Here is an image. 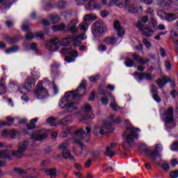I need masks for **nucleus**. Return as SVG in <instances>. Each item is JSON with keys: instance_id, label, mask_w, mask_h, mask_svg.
<instances>
[{"instance_id": "nucleus-40", "label": "nucleus", "mask_w": 178, "mask_h": 178, "mask_svg": "<svg viewBox=\"0 0 178 178\" xmlns=\"http://www.w3.org/2000/svg\"><path fill=\"white\" fill-rule=\"evenodd\" d=\"M14 172H15V173H17V175H26V174H27V170H22V169L17 168H14Z\"/></svg>"}, {"instance_id": "nucleus-22", "label": "nucleus", "mask_w": 178, "mask_h": 178, "mask_svg": "<svg viewBox=\"0 0 178 178\" xmlns=\"http://www.w3.org/2000/svg\"><path fill=\"white\" fill-rule=\"evenodd\" d=\"M168 83H169V79H168V76H164L161 79H158L156 81V83L159 88H163V87H165V84H168Z\"/></svg>"}, {"instance_id": "nucleus-32", "label": "nucleus", "mask_w": 178, "mask_h": 178, "mask_svg": "<svg viewBox=\"0 0 178 178\" xmlns=\"http://www.w3.org/2000/svg\"><path fill=\"white\" fill-rule=\"evenodd\" d=\"M154 34V31L151 28H147L146 30L143 31L142 35L145 37H152Z\"/></svg>"}, {"instance_id": "nucleus-27", "label": "nucleus", "mask_w": 178, "mask_h": 178, "mask_svg": "<svg viewBox=\"0 0 178 178\" xmlns=\"http://www.w3.org/2000/svg\"><path fill=\"white\" fill-rule=\"evenodd\" d=\"M97 91L100 95H112L111 92L104 90V85H99Z\"/></svg>"}, {"instance_id": "nucleus-41", "label": "nucleus", "mask_w": 178, "mask_h": 178, "mask_svg": "<svg viewBox=\"0 0 178 178\" xmlns=\"http://www.w3.org/2000/svg\"><path fill=\"white\" fill-rule=\"evenodd\" d=\"M100 77L99 74L93 75L89 78V80L91 83H97V81L99 80Z\"/></svg>"}, {"instance_id": "nucleus-45", "label": "nucleus", "mask_w": 178, "mask_h": 178, "mask_svg": "<svg viewBox=\"0 0 178 178\" xmlns=\"http://www.w3.org/2000/svg\"><path fill=\"white\" fill-rule=\"evenodd\" d=\"M5 40H6L9 44H15L17 42V39H16V38H10L9 36L6 37Z\"/></svg>"}, {"instance_id": "nucleus-29", "label": "nucleus", "mask_w": 178, "mask_h": 178, "mask_svg": "<svg viewBox=\"0 0 178 178\" xmlns=\"http://www.w3.org/2000/svg\"><path fill=\"white\" fill-rule=\"evenodd\" d=\"M77 110V104L72 102L67 106V112L72 113L73 111Z\"/></svg>"}, {"instance_id": "nucleus-59", "label": "nucleus", "mask_w": 178, "mask_h": 178, "mask_svg": "<svg viewBox=\"0 0 178 178\" xmlns=\"http://www.w3.org/2000/svg\"><path fill=\"white\" fill-rule=\"evenodd\" d=\"M143 42L145 45L146 48H151V42L147 41L146 38H143Z\"/></svg>"}, {"instance_id": "nucleus-10", "label": "nucleus", "mask_w": 178, "mask_h": 178, "mask_svg": "<svg viewBox=\"0 0 178 178\" xmlns=\"http://www.w3.org/2000/svg\"><path fill=\"white\" fill-rule=\"evenodd\" d=\"M60 54H63L64 55H70V56H67L65 58V60L68 63H70V62H73V60L72 59H76V58L79 56V52L77 51V50H72L69 48H65L61 49Z\"/></svg>"}, {"instance_id": "nucleus-57", "label": "nucleus", "mask_w": 178, "mask_h": 178, "mask_svg": "<svg viewBox=\"0 0 178 178\" xmlns=\"http://www.w3.org/2000/svg\"><path fill=\"white\" fill-rule=\"evenodd\" d=\"M83 20L84 22H90V20H92V15L90 14L86 15Z\"/></svg>"}, {"instance_id": "nucleus-11", "label": "nucleus", "mask_w": 178, "mask_h": 178, "mask_svg": "<svg viewBox=\"0 0 178 178\" xmlns=\"http://www.w3.org/2000/svg\"><path fill=\"white\" fill-rule=\"evenodd\" d=\"M113 115H111L108 121H106L104 122L103 127L106 130L107 133L112 132V131L113 130V127H112V126L114 123H120L122 122V119L120 118V117H118L115 121V120H113Z\"/></svg>"}, {"instance_id": "nucleus-48", "label": "nucleus", "mask_w": 178, "mask_h": 178, "mask_svg": "<svg viewBox=\"0 0 178 178\" xmlns=\"http://www.w3.org/2000/svg\"><path fill=\"white\" fill-rule=\"evenodd\" d=\"M150 91L152 94V95L155 94H158V88L155 86V85H151L150 86Z\"/></svg>"}, {"instance_id": "nucleus-38", "label": "nucleus", "mask_w": 178, "mask_h": 178, "mask_svg": "<svg viewBox=\"0 0 178 178\" xmlns=\"http://www.w3.org/2000/svg\"><path fill=\"white\" fill-rule=\"evenodd\" d=\"M65 27H66V26L63 24H61L58 26H54L52 29L54 31H59V30H65Z\"/></svg>"}, {"instance_id": "nucleus-56", "label": "nucleus", "mask_w": 178, "mask_h": 178, "mask_svg": "<svg viewBox=\"0 0 178 178\" xmlns=\"http://www.w3.org/2000/svg\"><path fill=\"white\" fill-rule=\"evenodd\" d=\"M23 31H30V26L29 24H24L22 27Z\"/></svg>"}, {"instance_id": "nucleus-54", "label": "nucleus", "mask_w": 178, "mask_h": 178, "mask_svg": "<svg viewBox=\"0 0 178 178\" xmlns=\"http://www.w3.org/2000/svg\"><path fill=\"white\" fill-rule=\"evenodd\" d=\"M170 177L171 178H177L178 177V171L177 170L171 171L170 172Z\"/></svg>"}, {"instance_id": "nucleus-20", "label": "nucleus", "mask_w": 178, "mask_h": 178, "mask_svg": "<svg viewBox=\"0 0 178 178\" xmlns=\"http://www.w3.org/2000/svg\"><path fill=\"white\" fill-rule=\"evenodd\" d=\"M111 6H117V8L122 9L124 8V3H123V0H109L108 7L111 8Z\"/></svg>"}, {"instance_id": "nucleus-16", "label": "nucleus", "mask_w": 178, "mask_h": 178, "mask_svg": "<svg viewBox=\"0 0 178 178\" xmlns=\"http://www.w3.org/2000/svg\"><path fill=\"white\" fill-rule=\"evenodd\" d=\"M91 109H92V107H91V105L87 104H85V107H84V112L86 113H90L86 115H85L82 120H90V119H95V115H94V114H92V113H90L91 112Z\"/></svg>"}, {"instance_id": "nucleus-34", "label": "nucleus", "mask_w": 178, "mask_h": 178, "mask_svg": "<svg viewBox=\"0 0 178 178\" xmlns=\"http://www.w3.org/2000/svg\"><path fill=\"white\" fill-rule=\"evenodd\" d=\"M133 76L135 79H138V80H144V72L139 73L138 72H135L133 74Z\"/></svg>"}, {"instance_id": "nucleus-28", "label": "nucleus", "mask_w": 178, "mask_h": 178, "mask_svg": "<svg viewBox=\"0 0 178 178\" xmlns=\"http://www.w3.org/2000/svg\"><path fill=\"white\" fill-rule=\"evenodd\" d=\"M46 175L50 176L51 178H56L58 175L56 174V168L49 169L46 171Z\"/></svg>"}, {"instance_id": "nucleus-42", "label": "nucleus", "mask_w": 178, "mask_h": 178, "mask_svg": "<svg viewBox=\"0 0 178 178\" xmlns=\"http://www.w3.org/2000/svg\"><path fill=\"white\" fill-rule=\"evenodd\" d=\"M66 1L60 0L58 3V9H65V7L66 6Z\"/></svg>"}, {"instance_id": "nucleus-19", "label": "nucleus", "mask_w": 178, "mask_h": 178, "mask_svg": "<svg viewBox=\"0 0 178 178\" xmlns=\"http://www.w3.org/2000/svg\"><path fill=\"white\" fill-rule=\"evenodd\" d=\"M113 27L115 30H116L118 37H123V35H124V29L121 28L120 22L118 20L115 21Z\"/></svg>"}, {"instance_id": "nucleus-37", "label": "nucleus", "mask_w": 178, "mask_h": 178, "mask_svg": "<svg viewBox=\"0 0 178 178\" xmlns=\"http://www.w3.org/2000/svg\"><path fill=\"white\" fill-rule=\"evenodd\" d=\"M55 120H56V119L55 118V117L51 116V117H49V118L47 120V122L48 123H49V124H51V126L55 127V126H56V122H55Z\"/></svg>"}, {"instance_id": "nucleus-33", "label": "nucleus", "mask_w": 178, "mask_h": 178, "mask_svg": "<svg viewBox=\"0 0 178 178\" xmlns=\"http://www.w3.org/2000/svg\"><path fill=\"white\" fill-rule=\"evenodd\" d=\"M124 64H125V66H127V67H133V66H134V62L130 58H127L125 60Z\"/></svg>"}, {"instance_id": "nucleus-63", "label": "nucleus", "mask_w": 178, "mask_h": 178, "mask_svg": "<svg viewBox=\"0 0 178 178\" xmlns=\"http://www.w3.org/2000/svg\"><path fill=\"white\" fill-rule=\"evenodd\" d=\"M52 8H54V4H52V3H47L44 6V10H49V9H52Z\"/></svg>"}, {"instance_id": "nucleus-26", "label": "nucleus", "mask_w": 178, "mask_h": 178, "mask_svg": "<svg viewBox=\"0 0 178 178\" xmlns=\"http://www.w3.org/2000/svg\"><path fill=\"white\" fill-rule=\"evenodd\" d=\"M6 85H5V79H0V95H3L6 93Z\"/></svg>"}, {"instance_id": "nucleus-60", "label": "nucleus", "mask_w": 178, "mask_h": 178, "mask_svg": "<svg viewBox=\"0 0 178 178\" xmlns=\"http://www.w3.org/2000/svg\"><path fill=\"white\" fill-rule=\"evenodd\" d=\"M140 58L141 57H140V56L137 54H132L133 60H136V62H138V60H140Z\"/></svg>"}, {"instance_id": "nucleus-2", "label": "nucleus", "mask_w": 178, "mask_h": 178, "mask_svg": "<svg viewBox=\"0 0 178 178\" xmlns=\"http://www.w3.org/2000/svg\"><path fill=\"white\" fill-rule=\"evenodd\" d=\"M138 128H127L122 134L124 141L122 143V148L129 149L134 145V140L138 138Z\"/></svg>"}, {"instance_id": "nucleus-44", "label": "nucleus", "mask_w": 178, "mask_h": 178, "mask_svg": "<svg viewBox=\"0 0 178 178\" xmlns=\"http://www.w3.org/2000/svg\"><path fill=\"white\" fill-rule=\"evenodd\" d=\"M27 172H29L30 176H34V174L37 175L38 176V173L37 172V169L35 168H29L27 169Z\"/></svg>"}, {"instance_id": "nucleus-62", "label": "nucleus", "mask_w": 178, "mask_h": 178, "mask_svg": "<svg viewBox=\"0 0 178 178\" xmlns=\"http://www.w3.org/2000/svg\"><path fill=\"white\" fill-rule=\"evenodd\" d=\"M106 49H107V47L105 44H100L99 46V51H101L102 52L106 51Z\"/></svg>"}, {"instance_id": "nucleus-49", "label": "nucleus", "mask_w": 178, "mask_h": 178, "mask_svg": "<svg viewBox=\"0 0 178 178\" xmlns=\"http://www.w3.org/2000/svg\"><path fill=\"white\" fill-rule=\"evenodd\" d=\"M172 151H178V141L175 140L171 145Z\"/></svg>"}, {"instance_id": "nucleus-51", "label": "nucleus", "mask_w": 178, "mask_h": 178, "mask_svg": "<svg viewBox=\"0 0 178 178\" xmlns=\"http://www.w3.org/2000/svg\"><path fill=\"white\" fill-rule=\"evenodd\" d=\"M146 79V80H148V81H151V80H152V76L149 74L143 72V79Z\"/></svg>"}, {"instance_id": "nucleus-31", "label": "nucleus", "mask_w": 178, "mask_h": 178, "mask_svg": "<svg viewBox=\"0 0 178 178\" xmlns=\"http://www.w3.org/2000/svg\"><path fill=\"white\" fill-rule=\"evenodd\" d=\"M0 3L4 6V9H9L12 6V1L10 0H1Z\"/></svg>"}, {"instance_id": "nucleus-1", "label": "nucleus", "mask_w": 178, "mask_h": 178, "mask_svg": "<svg viewBox=\"0 0 178 178\" xmlns=\"http://www.w3.org/2000/svg\"><path fill=\"white\" fill-rule=\"evenodd\" d=\"M29 144H30L29 140H24L19 143L17 151H10L8 149L1 150L0 151V158L1 159L5 158H7V159H10V154H12L13 156H14V158L16 159H22V158L26 156V154H24V152H26V149H27Z\"/></svg>"}, {"instance_id": "nucleus-9", "label": "nucleus", "mask_w": 178, "mask_h": 178, "mask_svg": "<svg viewBox=\"0 0 178 178\" xmlns=\"http://www.w3.org/2000/svg\"><path fill=\"white\" fill-rule=\"evenodd\" d=\"M106 31V29L104 27V24L102 22H94L92 25V33L94 37H100Z\"/></svg>"}, {"instance_id": "nucleus-61", "label": "nucleus", "mask_w": 178, "mask_h": 178, "mask_svg": "<svg viewBox=\"0 0 178 178\" xmlns=\"http://www.w3.org/2000/svg\"><path fill=\"white\" fill-rule=\"evenodd\" d=\"M95 99V91L92 90L90 92V95L89 97V101H94Z\"/></svg>"}, {"instance_id": "nucleus-23", "label": "nucleus", "mask_w": 178, "mask_h": 178, "mask_svg": "<svg viewBox=\"0 0 178 178\" xmlns=\"http://www.w3.org/2000/svg\"><path fill=\"white\" fill-rule=\"evenodd\" d=\"M117 145H118L117 143H111V147H107L106 148V153H105V154L107 156H109V158H112V156H113L115 155V152H113V151H112V149H113V148H116ZM111 148L112 149H111Z\"/></svg>"}, {"instance_id": "nucleus-24", "label": "nucleus", "mask_w": 178, "mask_h": 178, "mask_svg": "<svg viewBox=\"0 0 178 178\" xmlns=\"http://www.w3.org/2000/svg\"><path fill=\"white\" fill-rule=\"evenodd\" d=\"M38 122V118H33L29 121V123L26 124L28 130H34L35 129V123Z\"/></svg>"}, {"instance_id": "nucleus-64", "label": "nucleus", "mask_w": 178, "mask_h": 178, "mask_svg": "<svg viewBox=\"0 0 178 178\" xmlns=\"http://www.w3.org/2000/svg\"><path fill=\"white\" fill-rule=\"evenodd\" d=\"M108 98L106 97L102 98V103L103 104V105H108Z\"/></svg>"}, {"instance_id": "nucleus-47", "label": "nucleus", "mask_w": 178, "mask_h": 178, "mask_svg": "<svg viewBox=\"0 0 178 178\" xmlns=\"http://www.w3.org/2000/svg\"><path fill=\"white\" fill-rule=\"evenodd\" d=\"M34 38V34H33L31 32L29 31L25 35V39L28 41H30L31 40H33Z\"/></svg>"}, {"instance_id": "nucleus-36", "label": "nucleus", "mask_w": 178, "mask_h": 178, "mask_svg": "<svg viewBox=\"0 0 178 178\" xmlns=\"http://www.w3.org/2000/svg\"><path fill=\"white\" fill-rule=\"evenodd\" d=\"M70 123H72V121H70L69 118H63L58 124H63V126H67V124H70Z\"/></svg>"}, {"instance_id": "nucleus-35", "label": "nucleus", "mask_w": 178, "mask_h": 178, "mask_svg": "<svg viewBox=\"0 0 178 178\" xmlns=\"http://www.w3.org/2000/svg\"><path fill=\"white\" fill-rule=\"evenodd\" d=\"M72 41H74V47H77V45L81 44V40L79 36H72Z\"/></svg>"}, {"instance_id": "nucleus-12", "label": "nucleus", "mask_w": 178, "mask_h": 178, "mask_svg": "<svg viewBox=\"0 0 178 178\" xmlns=\"http://www.w3.org/2000/svg\"><path fill=\"white\" fill-rule=\"evenodd\" d=\"M40 83L37 85V88L34 90V94L38 99H44V98H47L48 90L44 87H40Z\"/></svg>"}, {"instance_id": "nucleus-5", "label": "nucleus", "mask_w": 178, "mask_h": 178, "mask_svg": "<svg viewBox=\"0 0 178 178\" xmlns=\"http://www.w3.org/2000/svg\"><path fill=\"white\" fill-rule=\"evenodd\" d=\"M87 90V83L86 81H82L79 85V86L76 88L75 91H70V92H66L64 96V101H69L70 97H72V99H77L80 98V97H83L84 94H86V91Z\"/></svg>"}, {"instance_id": "nucleus-17", "label": "nucleus", "mask_w": 178, "mask_h": 178, "mask_svg": "<svg viewBox=\"0 0 178 178\" xmlns=\"http://www.w3.org/2000/svg\"><path fill=\"white\" fill-rule=\"evenodd\" d=\"M69 144L67 143H62L59 147L58 149L63 150V157L65 159H67L69 156H70V151L69 150Z\"/></svg>"}, {"instance_id": "nucleus-50", "label": "nucleus", "mask_w": 178, "mask_h": 178, "mask_svg": "<svg viewBox=\"0 0 178 178\" xmlns=\"http://www.w3.org/2000/svg\"><path fill=\"white\" fill-rule=\"evenodd\" d=\"M138 64L139 65H145L146 63H148L149 62V60H145L144 59V58H143V57H140V58H139V60H138Z\"/></svg>"}, {"instance_id": "nucleus-55", "label": "nucleus", "mask_w": 178, "mask_h": 178, "mask_svg": "<svg viewBox=\"0 0 178 178\" xmlns=\"http://www.w3.org/2000/svg\"><path fill=\"white\" fill-rule=\"evenodd\" d=\"M152 97H153V99H154V101H156V102H161V99L159 97V95H158V93L152 95Z\"/></svg>"}, {"instance_id": "nucleus-14", "label": "nucleus", "mask_w": 178, "mask_h": 178, "mask_svg": "<svg viewBox=\"0 0 178 178\" xmlns=\"http://www.w3.org/2000/svg\"><path fill=\"white\" fill-rule=\"evenodd\" d=\"M48 138V134L47 133H42V131L39 130L35 133H33L31 135V138L33 141H42L45 138Z\"/></svg>"}, {"instance_id": "nucleus-25", "label": "nucleus", "mask_w": 178, "mask_h": 178, "mask_svg": "<svg viewBox=\"0 0 178 178\" xmlns=\"http://www.w3.org/2000/svg\"><path fill=\"white\" fill-rule=\"evenodd\" d=\"M88 5L89 8H93V9H95L96 10L102 8V6L100 3H95V0H89Z\"/></svg>"}, {"instance_id": "nucleus-15", "label": "nucleus", "mask_w": 178, "mask_h": 178, "mask_svg": "<svg viewBox=\"0 0 178 178\" xmlns=\"http://www.w3.org/2000/svg\"><path fill=\"white\" fill-rule=\"evenodd\" d=\"M77 23L79 22L76 19H72L67 25V29L71 34H77L79 33V29L77 28Z\"/></svg>"}, {"instance_id": "nucleus-4", "label": "nucleus", "mask_w": 178, "mask_h": 178, "mask_svg": "<svg viewBox=\"0 0 178 178\" xmlns=\"http://www.w3.org/2000/svg\"><path fill=\"white\" fill-rule=\"evenodd\" d=\"M91 129V127L88 126L85 128L86 131L81 128L76 131V134L79 139H76L74 143L75 144H79L82 151L86 149V145L83 144V143H88V141H90ZM81 141H83V143H81Z\"/></svg>"}, {"instance_id": "nucleus-18", "label": "nucleus", "mask_w": 178, "mask_h": 178, "mask_svg": "<svg viewBox=\"0 0 178 178\" xmlns=\"http://www.w3.org/2000/svg\"><path fill=\"white\" fill-rule=\"evenodd\" d=\"M35 86V79L34 78H28L25 81L24 85H22V88H24L27 91H30L33 87Z\"/></svg>"}, {"instance_id": "nucleus-46", "label": "nucleus", "mask_w": 178, "mask_h": 178, "mask_svg": "<svg viewBox=\"0 0 178 178\" xmlns=\"http://www.w3.org/2000/svg\"><path fill=\"white\" fill-rule=\"evenodd\" d=\"M30 49L35 52H38V44L35 42H32L30 44Z\"/></svg>"}, {"instance_id": "nucleus-52", "label": "nucleus", "mask_w": 178, "mask_h": 178, "mask_svg": "<svg viewBox=\"0 0 178 178\" xmlns=\"http://www.w3.org/2000/svg\"><path fill=\"white\" fill-rule=\"evenodd\" d=\"M51 22L53 24H55L56 23L59 22V16L54 15L51 17Z\"/></svg>"}, {"instance_id": "nucleus-3", "label": "nucleus", "mask_w": 178, "mask_h": 178, "mask_svg": "<svg viewBox=\"0 0 178 178\" xmlns=\"http://www.w3.org/2000/svg\"><path fill=\"white\" fill-rule=\"evenodd\" d=\"M72 41H73L72 36L64 38L61 40H59V38H53L49 42L46 44V48L52 52H55V51H58V49L60 48V45L67 47L70 45Z\"/></svg>"}, {"instance_id": "nucleus-6", "label": "nucleus", "mask_w": 178, "mask_h": 178, "mask_svg": "<svg viewBox=\"0 0 178 178\" xmlns=\"http://www.w3.org/2000/svg\"><path fill=\"white\" fill-rule=\"evenodd\" d=\"M162 149H163L162 145L156 144L155 146V150L151 151L149 149H145L144 152H145L147 155L150 156V159L152 162H153L154 163H159L156 162V159H158V158L161 159V154H159V152H161Z\"/></svg>"}, {"instance_id": "nucleus-21", "label": "nucleus", "mask_w": 178, "mask_h": 178, "mask_svg": "<svg viewBox=\"0 0 178 178\" xmlns=\"http://www.w3.org/2000/svg\"><path fill=\"white\" fill-rule=\"evenodd\" d=\"M103 42L106 45H115L118 43V38L115 36H108L104 38Z\"/></svg>"}, {"instance_id": "nucleus-58", "label": "nucleus", "mask_w": 178, "mask_h": 178, "mask_svg": "<svg viewBox=\"0 0 178 178\" xmlns=\"http://www.w3.org/2000/svg\"><path fill=\"white\" fill-rule=\"evenodd\" d=\"M8 134H10L11 138H15L16 137V134H17V131L15 130H10L8 131Z\"/></svg>"}, {"instance_id": "nucleus-30", "label": "nucleus", "mask_w": 178, "mask_h": 178, "mask_svg": "<svg viewBox=\"0 0 178 178\" xmlns=\"http://www.w3.org/2000/svg\"><path fill=\"white\" fill-rule=\"evenodd\" d=\"M136 27L140 30V31H144L149 28L147 24L141 23V21H138L136 22Z\"/></svg>"}, {"instance_id": "nucleus-7", "label": "nucleus", "mask_w": 178, "mask_h": 178, "mask_svg": "<svg viewBox=\"0 0 178 178\" xmlns=\"http://www.w3.org/2000/svg\"><path fill=\"white\" fill-rule=\"evenodd\" d=\"M160 113L161 116H163V115H165V126L166 124H173L175 122H176V120L175 119V115H173V108L169 107L167 108V111L165 110V108H161Z\"/></svg>"}, {"instance_id": "nucleus-39", "label": "nucleus", "mask_w": 178, "mask_h": 178, "mask_svg": "<svg viewBox=\"0 0 178 178\" xmlns=\"http://www.w3.org/2000/svg\"><path fill=\"white\" fill-rule=\"evenodd\" d=\"M79 30H83V31L86 32L88 29V24H87L86 22H82L79 24Z\"/></svg>"}, {"instance_id": "nucleus-43", "label": "nucleus", "mask_w": 178, "mask_h": 178, "mask_svg": "<svg viewBox=\"0 0 178 178\" xmlns=\"http://www.w3.org/2000/svg\"><path fill=\"white\" fill-rule=\"evenodd\" d=\"M17 51H19V47L13 46L10 49L6 50V54H12V52H16Z\"/></svg>"}, {"instance_id": "nucleus-8", "label": "nucleus", "mask_w": 178, "mask_h": 178, "mask_svg": "<svg viewBox=\"0 0 178 178\" xmlns=\"http://www.w3.org/2000/svg\"><path fill=\"white\" fill-rule=\"evenodd\" d=\"M124 1V9H127L128 13L131 15H138L140 12H143V6H137V3H131V0Z\"/></svg>"}, {"instance_id": "nucleus-53", "label": "nucleus", "mask_w": 178, "mask_h": 178, "mask_svg": "<svg viewBox=\"0 0 178 178\" xmlns=\"http://www.w3.org/2000/svg\"><path fill=\"white\" fill-rule=\"evenodd\" d=\"M100 15L102 17H107L109 16V11L104 10L100 12Z\"/></svg>"}, {"instance_id": "nucleus-13", "label": "nucleus", "mask_w": 178, "mask_h": 178, "mask_svg": "<svg viewBox=\"0 0 178 178\" xmlns=\"http://www.w3.org/2000/svg\"><path fill=\"white\" fill-rule=\"evenodd\" d=\"M159 16L161 17L163 20H167V22H174V20H177L178 19L177 13H168L163 11L158 12Z\"/></svg>"}]
</instances>
